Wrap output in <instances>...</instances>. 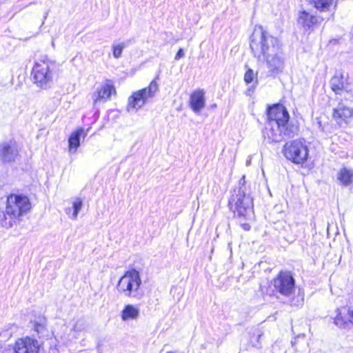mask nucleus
<instances>
[{
	"mask_svg": "<svg viewBox=\"0 0 353 353\" xmlns=\"http://www.w3.org/2000/svg\"><path fill=\"white\" fill-rule=\"evenodd\" d=\"M250 46L253 56L261 59L268 68V75L276 77L283 72L285 57L282 44L278 38L264 30L261 26L255 28L251 37Z\"/></svg>",
	"mask_w": 353,
	"mask_h": 353,
	"instance_id": "f257e3e1",
	"label": "nucleus"
},
{
	"mask_svg": "<svg viewBox=\"0 0 353 353\" xmlns=\"http://www.w3.org/2000/svg\"><path fill=\"white\" fill-rule=\"evenodd\" d=\"M270 128H266L264 138L268 143H279L298 134L297 121L290 120L289 113L285 106L276 104L268 110Z\"/></svg>",
	"mask_w": 353,
	"mask_h": 353,
	"instance_id": "f03ea898",
	"label": "nucleus"
},
{
	"mask_svg": "<svg viewBox=\"0 0 353 353\" xmlns=\"http://www.w3.org/2000/svg\"><path fill=\"white\" fill-rule=\"evenodd\" d=\"M244 176L239 181L238 187L233 189L229 199L228 205L235 216L239 219V223L245 231H249L251 228L249 223L243 220L250 219L253 214L252 199L246 192L244 184Z\"/></svg>",
	"mask_w": 353,
	"mask_h": 353,
	"instance_id": "7ed1b4c3",
	"label": "nucleus"
},
{
	"mask_svg": "<svg viewBox=\"0 0 353 353\" xmlns=\"http://www.w3.org/2000/svg\"><path fill=\"white\" fill-rule=\"evenodd\" d=\"M29 199L22 194H12L7 198L6 210L0 214V223L6 228L12 227L14 223L21 220L31 209Z\"/></svg>",
	"mask_w": 353,
	"mask_h": 353,
	"instance_id": "20e7f679",
	"label": "nucleus"
},
{
	"mask_svg": "<svg viewBox=\"0 0 353 353\" xmlns=\"http://www.w3.org/2000/svg\"><path fill=\"white\" fill-rule=\"evenodd\" d=\"M275 291L281 296L289 298L291 306L299 307L303 305L304 299L302 295L292 298L295 292V279L292 273L288 271H281L272 281Z\"/></svg>",
	"mask_w": 353,
	"mask_h": 353,
	"instance_id": "39448f33",
	"label": "nucleus"
},
{
	"mask_svg": "<svg viewBox=\"0 0 353 353\" xmlns=\"http://www.w3.org/2000/svg\"><path fill=\"white\" fill-rule=\"evenodd\" d=\"M55 68V63L49 60L37 62L32 68V74L34 83L42 89L50 87L52 82V72Z\"/></svg>",
	"mask_w": 353,
	"mask_h": 353,
	"instance_id": "423d86ee",
	"label": "nucleus"
},
{
	"mask_svg": "<svg viewBox=\"0 0 353 353\" xmlns=\"http://www.w3.org/2000/svg\"><path fill=\"white\" fill-rule=\"evenodd\" d=\"M141 284V280L138 271L131 270L127 271L119 279L117 284L118 291L126 296H137Z\"/></svg>",
	"mask_w": 353,
	"mask_h": 353,
	"instance_id": "0eeeda50",
	"label": "nucleus"
},
{
	"mask_svg": "<svg viewBox=\"0 0 353 353\" xmlns=\"http://www.w3.org/2000/svg\"><path fill=\"white\" fill-rule=\"evenodd\" d=\"M285 158L296 164L304 163L308 157V149L300 140L286 143L283 148Z\"/></svg>",
	"mask_w": 353,
	"mask_h": 353,
	"instance_id": "6e6552de",
	"label": "nucleus"
},
{
	"mask_svg": "<svg viewBox=\"0 0 353 353\" xmlns=\"http://www.w3.org/2000/svg\"><path fill=\"white\" fill-rule=\"evenodd\" d=\"M155 79L152 81L148 87L139 90L132 94L128 99V111L130 108L138 110L143 106L148 99L152 98L159 90V85Z\"/></svg>",
	"mask_w": 353,
	"mask_h": 353,
	"instance_id": "1a4fd4ad",
	"label": "nucleus"
},
{
	"mask_svg": "<svg viewBox=\"0 0 353 353\" xmlns=\"http://www.w3.org/2000/svg\"><path fill=\"white\" fill-rule=\"evenodd\" d=\"M353 117V109L343 102L339 103L332 110V119L340 126L345 125Z\"/></svg>",
	"mask_w": 353,
	"mask_h": 353,
	"instance_id": "9d476101",
	"label": "nucleus"
},
{
	"mask_svg": "<svg viewBox=\"0 0 353 353\" xmlns=\"http://www.w3.org/2000/svg\"><path fill=\"white\" fill-rule=\"evenodd\" d=\"M322 21V18L306 10L300 11L297 19L298 24L301 26L304 31H308L309 32L312 31L314 27Z\"/></svg>",
	"mask_w": 353,
	"mask_h": 353,
	"instance_id": "9b49d317",
	"label": "nucleus"
},
{
	"mask_svg": "<svg viewBox=\"0 0 353 353\" xmlns=\"http://www.w3.org/2000/svg\"><path fill=\"white\" fill-rule=\"evenodd\" d=\"M334 323L340 328H350L353 325V309L349 306L339 308Z\"/></svg>",
	"mask_w": 353,
	"mask_h": 353,
	"instance_id": "f8f14e48",
	"label": "nucleus"
},
{
	"mask_svg": "<svg viewBox=\"0 0 353 353\" xmlns=\"http://www.w3.org/2000/svg\"><path fill=\"white\" fill-rule=\"evenodd\" d=\"M39 350L38 341L26 337L20 339L15 343L13 353H39Z\"/></svg>",
	"mask_w": 353,
	"mask_h": 353,
	"instance_id": "ddd939ff",
	"label": "nucleus"
},
{
	"mask_svg": "<svg viewBox=\"0 0 353 353\" xmlns=\"http://www.w3.org/2000/svg\"><path fill=\"white\" fill-rule=\"evenodd\" d=\"M112 93H116L115 88L111 80L107 79L101 88L93 94L94 105L98 102H105L110 99Z\"/></svg>",
	"mask_w": 353,
	"mask_h": 353,
	"instance_id": "4468645a",
	"label": "nucleus"
},
{
	"mask_svg": "<svg viewBox=\"0 0 353 353\" xmlns=\"http://www.w3.org/2000/svg\"><path fill=\"white\" fill-rule=\"evenodd\" d=\"M205 105V91L203 89H198L192 92L190 97V106L192 111L199 113Z\"/></svg>",
	"mask_w": 353,
	"mask_h": 353,
	"instance_id": "2eb2a0df",
	"label": "nucleus"
},
{
	"mask_svg": "<svg viewBox=\"0 0 353 353\" xmlns=\"http://www.w3.org/2000/svg\"><path fill=\"white\" fill-rule=\"evenodd\" d=\"M18 154V150L14 143L12 141L4 142L0 144V158L3 162H11L14 161Z\"/></svg>",
	"mask_w": 353,
	"mask_h": 353,
	"instance_id": "dca6fc26",
	"label": "nucleus"
},
{
	"mask_svg": "<svg viewBox=\"0 0 353 353\" xmlns=\"http://www.w3.org/2000/svg\"><path fill=\"white\" fill-rule=\"evenodd\" d=\"M87 135V132L83 128H79L73 132L68 139L69 152L74 153L80 146L81 137L83 138Z\"/></svg>",
	"mask_w": 353,
	"mask_h": 353,
	"instance_id": "f3484780",
	"label": "nucleus"
},
{
	"mask_svg": "<svg viewBox=\"0 0 353 353\" xmlns=\"http://www.w3.org/2000/svg\"><path fill=\"white\" fill-rule=\"evenodd\" d=\"M338 180L343 185H349L353 182V170L343 168L337 175Z\"/></svg>",
	"mask_w": 353,
	"mask_h": 353,
	"instance_id": "a211bd4d",
	"label": "nucleus"
},
{
	"mask_svg": "<svg viewBox=\"0 0 353 353\" xmlns=\"http://www.w3.org/2000/svg\"><path fill=\"white\" fill-rule=\"evenodd\" d=\"M139 315V310L137 307L132 305H127L123 308L121 313V319L123 321H128L130 319H136Z\"/></svg>",
	"mask_w": 353,
	"mask_h": 353,
	"instance_id": "6ab92c4d",
	"label": "nucleus"
},
{
	"mask_svg": "<svg viewBox=\"0 0 353 353\" xmlns=\"http://www.w3.org/2000/svg\"><path fill=\"white\" fill-rule=\"evenodd\" d=\"M330 86L332 90L336 94H340L345 88V81L342 74L335 75L330 80Z\"/></svg>",
	"mask_w": 353,
	"mask_h": 353,
	"instance_id": "aec40b11",
	"label": "nucleus"
},
{
	"mask_svg": "<svg viewBox=\"0 0 353 353\" xmlns=\"http://www.w3.org/2000/svg\"><path fill=\"white\" fill-rule=\"evenodd\" d=\"M46 319L44 316H39L34 321V329L39 336H44L46 332Z\"/></svg>",
	"mask_w": 353,
	"mask_h": 353,
	"instance_id": "412c9836",
	"label": "nucleus"
},
{
	"mask_svg": "<svg viewBox=\"0 0 353 353\" xmlns=\"http://www.w3.org/2000/svg\"><path fill=\"white\" fill-rule=\"evenodd\" d=\"M314 7L320 11L329 10L334 0H312Z\"/></svg>",
	"mask_w": 353,
	"mask_h": 353,
	"instance_id": "4be33fe9",
	"label": "nucleus"
},
{
	"mask_svg": "<svg viewBox=\"0 0 353 353\" xmlns=\"http://www.w3.org/2000/svg\"><path fill=\"white\" fill-rule=\"evenodd\" d=\"M126 47L124 42L115 43L114 42L112 46V54L115 59H119L121 57L123 49Z\"/></svg>",
	"mask_w": 353,
	"mask_h": 353,
	"instance_id": "5701e85b",
	"label": "nucleus"
},
{
	"mask_svg": "<svg viewBox=\"0 0 353 353\" xmlns=\"http://www.w3.org/2000/svg\"><path fill=\"white\" fill-rule=\"evenodd\" d=\"M83 206V201L80 198H76L72 202L73 212L70 218L75 220L77 218L79 211L81 210Z\"/></svg>",
	"mask_w": 353,
	"mask_h": 353,
	"instance_id": "b1692460",
	"label": "nucleus"
},
{
	"mask_svg": "<svg viewBox=\"0 0 353 353\" xmlns=\"http://www.w3.org/2000/svg\"><path fill=\"white\" fill-rule=\"evenodd\" d=\"M254 79L256 80L255 82L256 83V73H254V72L252 69H248L244 75L245 81L247 83H250L253 82Z\"/></svg>",
	"mask_w": 353,
	"mask_h": 353,
	"instance_id": "393cba45",
	"label": "nucleus"
},
{
	"mask_svg": "<svg viewBox=\"0 0 353 353\" xmlns=\"http://www.w3.org/2000/svg\"><path fill=\"white\" fill-rule=\"evenodd\" d=\"M185 55L184 51L182 48H180L177 53L175 55L174 59L175 60H179L181 58L183 57Z\"/></svg>",
	"mask_w": 353,
	"mask_h": 353,
	"instance_id": "a878e982",
	"label": "nucleus"
},
{
	"mask_svg": "<svg viewBox=\"0 0 353 353\" xmlns=\"http://www.w3.org/2000/svg\"><path fill=\"white\" fill-rule=\"evenodd\" d=\"M2 334H4L5 336H6V337H10L11 336L10 333L8 332V331H5V332H2ZM1 334V333L0 334V335Z\"/></svg>",
	"mask_w": 353,
	"mask_h": 353,
	"instance_id": "bb28decb",
	"label": "nucleus"
},
{
	"mask_svg": "<svg viewBox=\"0 0 353 353\" xmlns=\"http://www.w3.org/2000/svg\"><path fill=\"white\" fill-rule=\"evenodd\" d=\"M74 330L77 331V332H79V331H81V328H79L77 325H75L74 326Z\"/></svg>",
	"mask_w": 353,
	"mask_h": 353,
	"instance_id": "cd10ccee",
	"label": "nucleus"
},
{
	"mask_svg": "<svg viewBox=\"0 0 353 353\" xmlns=\"http://www.w3.org/2000/svg\"><path fill=\"white\" fill-rule=\"evenodd\" d=\"M70 211H71V208H70L65 210V212H66L68 214H70Z\"/></svg>",
	"mask_w": 353,
	"mask_h": 353,
	"instance_id": "c85d7f7f",
	"label": "nucleus"
},
{
	"mask_svg": "<svg viewBox=\"0 0 353 353\" xmlns=\"http://www.w3.org/2000/svg\"><path fill=\"white\" fill-rule=\"evenodd\" d=\"M216 108V103H214L212 105H211V108L214 109V108Z\"/></svg>",
	"mask_w": 353,
	"mask_h": 353,
	"instance_id": "c756f323",
	"label": "nucleus"
},
{
	"mask_svg": "<svg viewBox=\"0 0 353 353\" xmlns=\"http://www.w3.org/2000/svg\"><path fill=\"white\" fill-rule=\"evenodd\" d=\"M250 162H251V160H250H250H247V161H246V165H250Z\"/></svg>",
	"mask_w": 353,
	"mask_h": 353,
	"instance_id": "7c9ffc66",
	"label": "nucleus"
},
{
	"mask_svg": "<svg viewBox=\"0 0 353 353\" xmlns=\"http://www.w3.org/2000/svg\"><path fill=\"white\" fill-rule=\"evenodd\" d=\"M261 335H262L261 334H258V336H257L258 339L261 336Z\"/></svg>",
	"mask_w": 353,
	"mask_h": 353,
	"instance_id": "2f4dec72",
	"label": "nucleus"
}]
</instances>
